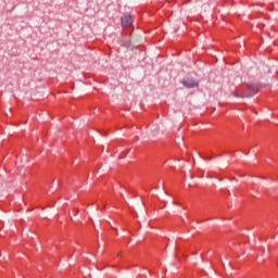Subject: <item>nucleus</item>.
<instances>
[{
  "mask_svg": "<svg viewBox=\"0 0 278 278\" xmlns=\"http://www.w3.org/2000/svg\"><path fill=\"white\" fill-rule=\"evenodd\" d=\"M260 92V87L255 84H245L241 88L231 91V96L237 99H245L249 97H255Z\"/></svg>",
  "mask_w": 278,
  "mask_h": 278,
  "instance_id": "f257e3e1",
  "label": "nucleus"
},
{
  "mask_svg": "<svg viewBox=\"0 0 278 278\" xmlns=\"http://www.w3.org/2000/svg\"><path fill=\"white\" fill-rule=\"evenodd\" d=\"M121 23L123 29H129V27H134V17L129 13H123L121 16Z\"/></svg>",
  "mask_w": 278,
  "mask_h": 278,
  "instance_id": "f03ea898",
  "label": "nucleus"
},
{
  "mask_svg": "<svg viewBox=\"0 0 278 278\" xmlns=\"http://www.w3.org/2000/svg\"><path fill=\"white\" fill-rule=\"evenodd\" d=\"M181 84L185 86V88H197V86H199V81L192 77L184 78Z\"/></svg>",
  "mask_w": 278,
  "mask_h": 278,
  "instance_id": "7ed1b4c3",
  "label": "nucleus"
},
{
  "mask_svg": "<svg viewBox=\"0 0 278 278\" xmlns=\"http://www.w3.org/2000/svg\"><path fill=\"white\" fill-rule=\"evenodd\" d=\"M207 160H212V157L207 159Z\"/></svg>",
  "mask_w": 278,
  "mask_h": 278,
  "instance_id": "20e7f679",
  "label": "nucleus"
}]
</instances>
